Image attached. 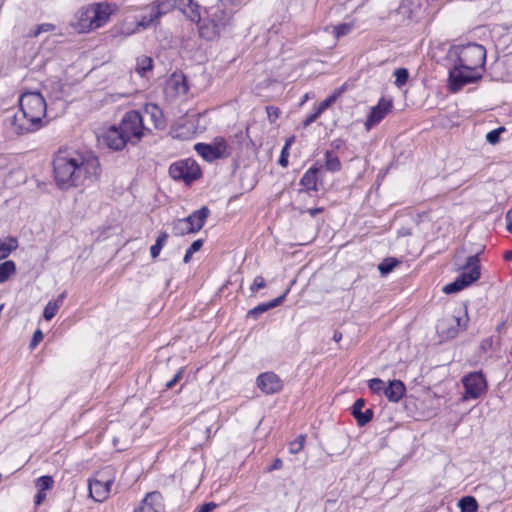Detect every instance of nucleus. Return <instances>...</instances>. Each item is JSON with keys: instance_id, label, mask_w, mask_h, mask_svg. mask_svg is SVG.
Here are the masks:
<instances>
[{"instance_id": "4", "label": "nucleus", "mask_w": 512, "mask_h": 512, "mask_svg": "<svg viewBox=\"0 0 512 512\" xmlns=\"http://www.w3.org/2000/svg\"><path fill=\"white\" fill-rule=\"evenodd\" d=\"M143 116L135 110L124 114L118 126H111L103 134L104 144L114 150H122L127 143L135 144L141 140L146 130Z\"/></svg>"}, {"instance_id": "45", "label": "nucleus", "mask_w": 512, "mask_h": 512, "mask_svg": "<svg viewBox=\"0 0 512 512\" xmlns=\"http://www.w3.org/2000/svg\"><path fill=\"white\" fill-rule=\"evenodd\" d=\"M55 29V26L50 23H43L37 27L35 32L33 33L34 36H38L43 32H51Z\"/></svg>"}, {"instance_id": "1", "label": "nucleus", "mask_w": 512, "mask_h": 512, "mask_svg": "<svg viewBox=\"0 0 512 512\" xmlns=\"http://www.w3.org/2000/svg\"><path fill=\"white\" fill-rule=\"evenodd\" d=\"M52 165L55 184L63 191L93 185L100 180L102 172L97 155L73 148H60Z\"/></svg>"}, {"instance_id": "9", "label": "nucleus", "mask_w": 512, "mask_h": 512, "mask_svg": "<svg viewBox=\"0 0 512 512\" xmlns=\"http://www.w3.org/2000/svg\"><path fill=\"white\" fill-rule=\"evenodd\" d=\"M169 174L175 180H181L186 184H190L200 178L201 170L195 160L188 158L171 164Z\"/></svg>"}, {"instance_id": "57", "label": "nucleus", "mask_w": 512, "mask_h": 512, "mask_svg": "<svg viewBox=\"0 0 512 512\" xmlns=\"http://www.w3.org/2000/svg\"><path fill=\"white\" fill-rule=\"evenodd\" d=\"M342 339V333L339 331H335L333 335V340L335 342H339Z\"/></svg>"}, {"instance_id": "58", "label": "nucleus", "mask_w": 512, "mask_h": 512, "mask_svg": "<svg viewBox=\"0 0 512 512\" xmlns=\"http://www.w3.org/2000/svg\"><path fill=\"white\" fill-rule=\"evenodd\" d=\"M505 259H512V251H506L504 254Z\"/></svg>"}, {"instance_id": "52", "label": "nucleus", "mask_w": 512, "mask_h": 512, "mask_svg": "<svg viewBox=\"0 0 512 512\" xmlns=\"http://www.w3.org/2000/svg\"><path fill=\"white\" fill-rule=\"evenodd\" d=\"M505 220H506V229L510 233H512V209L507 212Z\"/></svg>"}, {"instance_id": "33", "label": "nucleus", "mask_w": 512, "mask_h": 512, "mask_svg": "<svg viewBox=\"0 0 512 512\" xmlns=\"http://www.w3.org/2000/svg\"><path fill=\"white\" fill-rule=\"evenodd\" d=\"M184 14L189 18L192 22H197L198 24L201 21L200 9L197 3H194L190 7L187 8V11H184Z\"/></svg>"}, {"instance_id": "32", "label": "nucleus", "mask_w": 512, "mask_h": 512, "mask_svg": "<svg viewBox=\"0 0 512 512\" xmlns=\"http://www.w3.org/2000/svg\"><path fill=\"white\" fill-rule=\"evenodd\" d=\"M394 76H395V85L397 87H402L408 81L409 73L406 68H398L395 70Z\"/></svg>"}, {"instance_id": "38", "label": "nucleus", "mask_w": 512, "mask_h": 512, "mask_svg": "<svg viewBox=\"0 0 512 512\" xmlns=\"http://www.w3.org/2000/svg\"><path fill=\"white\" fill-rule=\"evenodd\" d=\"M368 386L370 390L376 394L384 393V389L386 388L384 381L379 378L369 380Z\"/></svg>"}, {"instance_id": "60", "label": "nucleus", "mask_w": 512, "mask_h": 512, "mask_svg": "<svg viewBox=\"0 0 512 512\" xmlns=\"http://www.w3.org/2000/svg\"><path fill=\"white\" fill-rule=\"evenodd\" d=\"M2 478V475L0 474V479Z\"/></svg>"}, {"instance_id": "48", "label": "nucleus", "mask_w": 512, "mask_h": 512, "mask_svg": "<svg viewBox=\"0 0 512 512\" xmlns=\"http://www.w3.org/2000/svg\"><path fill=\"white\" fill-rule=\"evenodd\" d=\"M43 339V333L41 330H36L33 334V338L31 340L30 346L35 347L40 341Z\"/></svg>"}, {"instance_id": "61", "label": "nucleus", "mask_w": 512, "mask_h": 512, "mask_svg": "<svg viewBox=\"0 0 512 512\" xmlns=\"http://www.w3.org/2000/svg\"><path fill=\"white\" fill-rule=\"evenodd\" d=\"M195 512H198L197 510Z\"/></svg>"}, {"instance_id": "30", "label": "nucleus", "mask_w": 512, "mask_h": 512, "mask_svg": "<svg viewBox=\"0 0 512 512\" xmlns=\"http://www.w3.org/2000/svg\"><path fill=\"white\" fill-rule=\"evenodd\" d=\"M168 240L166 232H160L154 245L150 247V254L153 259L157 258Z\"/></svg>"}, {"instance_id": "40", "label": "nucleus", "mask_w": 512, "mask_h": 512, "mask_svg": "<svg viewBox=\"0 0 512 512\" xmlns=\"http://www.w3.org/2000/svg\"><path fill=\"white\" fill-rule=\"evenodd\" d=\"M304 442H305V436L304 435L298 436L293 442L290 443V446H289L290 452L292 454L299 453L304 446Z\"/></svg>"}, {"instance_id": "6", "label": "nucleus", "mask_w": 512, "mask_h": 512, "mask_svg": "<svg viewBox=\"0 0 512 512\" xmlns=\"http://www.w3.org/2000/svg\"><path fill=\"white\" fill-rule=\"evenodd\" d=\"M480 268L479 253L467 257L464 266L461 268L462 273L452 283L445 285L442 291L445 294H453L470 286L480 278Z\"/></svg>"}, {"instance_id": "43", "label": "nucleus", "mask_w": 512, "mask_h": 512, "mask_svg": "<svg viewBox=\"0 0 512 512\" xmlns=\"http://www.w3.org/2000/svg\"><path fill=\"white\" fill-rule=\"evenodd\" d=\"M194 3L193 0H174V8H178L184 13V11H187V8Z\"/></svg>"}, {"instance_id": "26", "label": "nucleus", "mask_w": 512, "mask_h": 512, "mask_svg": "<svg viewBox=\"0 0 512 512\" xmlns=\"http://www.w3.org/2000/svg\"><path fill=\"white\" fill-rule=\"evenodd\" d=\"M400 263L401 261L397 258L387 257L378 265V269L382 276H386L391 273Z\"/></svg>"}, {"instance_id": "50", "label": "nucleus", "mask_w": 512, "mask_h": 512, "mask_svg": "<svg viewBox=\"0 0 512 512\" xmlns=\"http://www.w3.org/2000/svg\"><path fill=\"white\" fill-rule=\"evenodd\" d=\"M322 113H318V110H316L313 114L309 115L303 122V125L305 127L312 124L316 119L321 115Z\"/></svg>"}, {"instance_id": "24", "label": "nucleus", "mask_w": 512, "mask_h": 512, "mask_svg": "<svg viewBox=\"0 0 512 512\" xmlns=\"http://www.w3.org/2000/svg\"><path fill=\"white\" fill-rule=\"evenodd\" d=\"M89 6L78 11L79 25L82 29L93 30V14L88 13Z\"/></svg>"}, {"instance_id": "22", "label": "nucleus", "mask_w": 512, "mask_h": 512, "mask_svg": "<svg viewBox=\"0 0 512 512\" xmlns=\"http://www.w3.org/2000/svg\"><path fill=\"white\" fill-rule=\"evenodd\" d=\"M317 173L318 169L315 167L309 168L300 180V184L305 187L306 191H318L317 188Z\"/></svg>"}, {"instance_id": "20", "label": "nucleus", "mask_w": 512, "mask_h": 512, "mask_svg": "<svg viewBox=\"0 0 512 512\" xmlns=\"http://www.w3.org/2000/svg\"><path fill=\"white\" fill-rule=\"evenodd\" d=\"M288 292H289V289H287L281 296H279L267 303H261V304L257 305L253 309L249 310L248 316H252V317L256 318L259 315H261L262 313L268 311L269 309L279 306L284 301Z\"/></svg>"}, {"instance_id": "55", "label": "nucleus", "mask_w": 512, "mask_h": 512, "mask_svg": "<svg viewBox=\"0 0 512 512\" xmlns=\"http://www.w3.org/2000/svg\"><path fill=\"white\" fill-rule=\"evenodd\" d=\"M294 141H295V136H291V137H289V138L286 140L285 145H284V147H283V148H285V149H288V150H289L290 146L293 144V142H294Z\"/></svg>"}, {"instance_id": "54", "label": "nucleus", "mask_w": 512, "mask_h": 512, "mask_svg": "<svg viewBox=\"0 0 512 512\" xmlns=\"http://www.w3.org/2000/svg\"><path fill=\"white\" fill-rule=\"evenodd\" d=\"M45 498H46L45 491L38 490V493L35 496V504L40 505Z\"/></svg>"}, {"instance_id": "2", "label": "nucleus", "mask_w": 512, "mask_h": 512, "mask_svg": "<svg viewBox=\"0 0 512 512\" xmlns=\"http://www.w3.org/2000/svg\"><path fill=\"white\" fill-rule=\"evenodd\" d=\"M457 56V63L449 72L450 89L453 92L482 77L486 50L482 45L468 44L458 48Z\"/></svg>"}, {"instance_id": "15", "label": "nucleus", "mask_w": 512, "mask_h": 512, "mask_svg": "<svg viewBox=\"0 0 512 512\" xmlns=\"http://www.w3.org/2000/svg\"><path fill=\"white\" fill-rule=\"evenodd\" d=\"M392 101L381 98L378 104L371 108V111L365 121V128L367 131L378 125L385 116L391 112Z\"/></svg>"}, {"instance_id": "28", "label": "nucleus", "mask_w": 512, "mask_h": 512, "mask_svg": "<svg viewBox=\"0 0 512 512\" xmlns=\"http://www.w3.org/2000/svg\"><path fill=\"white\" fill-rule=\"evenodd\" d=\"M16 271V265L13 261L8 260L0 264V283L6 282Z\"/></svg>"}, {"instance_id": "19", "label": "nucleus", "mask_w": 512, "mask_h": 512, "mask_svg": "<svg viewBox=\"0 0 512 512\" xmlns=\"http://www.w3.org/2000/svg\"><path fill=\"white\" fill-rule=\"evenodd\" d=\"M406 387L400 380L389 381L388 386L384 389V395L391 402H398L404 396Z\"/></svg>"}, {"instance_id": "13", "label": "nucleus", "mask_w": 512, "mask_h": 512, "mask_svg": "<svg viewBox=\"0 0 512 512\" xmlns=\"http://www.w3.org/2000/svg\"><path fill=\"white\" fill-rule=\"evenodd\" d=\"M418 11L419 6L412 0H402L398 8L390 12L389 18L398 24H405L413 20Z\"/></svg>"}, {"instance_id": "29", "label": "nucleus", "mask_w": 512, "mask_h": 512, "mask_svg": "<svg viewBox=\"0 0 512 512\" xmlns=\"http://www.w3.org/2000/svg\"><path fill=\"white\" fill-rule=\"evenodd\" d=\"M458 506L461 512H477L478 510V503L472 496H465L461 498L458 502Z\"/></svg>"}, {"instance_id": "41", "label": "nucleus", "mask_w": 512, "mask_h": 512, "mask_svg": "<svg viewBox=\"0 0 512 512\" xmlns=\"http://www.w3.org/2000/svg\"><path fill=\"white\" fill-rule=\"evenodd\" d=\"M352 30L350 24H340L334 27V33L336 38L347 35Z\"/></svg>"}, {"instance_id": "35", "label": "nucleus", "mask_w": 512, "mask_h": 512, "mask_svg": "<svg viewBox=\"0 0 512 512\" xmlns=\"http://www.w3.org/2000/svg\"><path fill=\"white\" fill-rule=\"evenodd\" d=\"M54 480L51 476H41L36 481V487L40 491H46L53 487Z\"/></svg>"}, {"instance_id": "44", "label": "nucleus", "mask_w": 512, "mask_h": 512, "mask_svg": "<svg viewBox=\"0 0 512 512\" xmlns=\"http://www.w3.org/2000/svg\"><path fill=\"white\" fill-rule=\"evenodd\" d=\"M337 98V95H332L328 98H326L323 102L320 103L319 107L317 108L318 113L324 112L331 104L335 102Z\"/></svg>"}, {"instance_id": "42", "label": "nucleus", "mask_w": 512, "mask_h": 512, "mask_svg": "<svg viewBox=\"0 0 512 512\" xmlns=\"http://www.w3.org/2000/svg\"><path fill=\"white\" fill-rule=\"evenodd\" d=\"M265 286H266V283H265L264 278L262 276H257V277H255V279L250 287V290L252 293H255L256 291L264 288Z\"/></svg>"}, {"instance_id": "36", "label": "nucleus", "mask_w": 512, "mask_h": 512, "mask_svg": "<svg viewBox=\"0 0 512 512\" xmlns=\"http://www.w3.org/2000/svg\"><path fill=\"white\" fill-rule=\"evenodd\" d=\"M160 16H161V11L155 12L154 9H152L151 13L149 15L142 16L141 20L139 21V26H142L143 28H147L155 20H157Z\"/></svg>"}, {"instance_id": "12", "label": "nucleus", "mask_w": 512, "mask_h": 512, "mask_svg": "<svg viewBox=\"0 0 512 512\" xmlns=\"http://www.w3.org/2000/svg\"><path fill=\"white\" fill-rule=\"evenodd\" d=\"M462 384L465 388L463 400L477 399L487 390V382L481 372H470L462 378Z\"/></svg>"}, {"instance_id": "3", "label": "nucleus", "mask_w": 512, "mask_h": 512, "mask_svg": "<svg viewBox=\"0 0 512 512\" xmlns=\"http://www.w3.org/2000/svg\"><path fill=\"white\" fill-rule=\"evenodd\" d=\"M19 110L10 120L12 131L25 134L38 130L46 115V102L39 92H26L19 100Z\"/></svg>"}, {"instance_id": "51", "label": "nucleus", "mask_w": 512, "mask_h": 512, "mask_svg": "<svg viewBox=\"0 0 512 512\" xmlns=\"http://www.w3.org/2000/svg\"><path fill=\"white\" fill-rule=\"evenodd\" d=\"M267 113H268V117L271 119V121H274V119H276L278 117L279 110L276 107L270 106V107H267Z\"/></svg>"}, {"instance_id": "14", "label": "nucleus", "mask_w": 512, "mask_h": 512, "mask_svg": "<svg viewBox=\"0 0 512 512\" xmlns=\"http://www.w3.org/2000/svg\"><path fill=\"white\" fill-rule=\"evenodd\" d=\"M256 384L266 395L276 394L283 388V381L274 372L261 373L256 379Z\"/></svg>"}, {"instance_id": "47", "label": "nucleus", "mask_w": 512, "mask_h": 512, "mask_svg": "<svg viewBox=\"0 0 512 512\" xmlns=\"http://www.w3.org/2000/svg\"><path fill=\"white\" fill-rule=\"evenodd\" d=\"M182 378V370H179L174 377L166 383V388L171 389L173 388L177 382Z\"/></svg>"}, {"instance_id": "27", "label": "nucleus", "mask_w": 512, "mask_h": 512, "mask_svg": "<svg viewBox=\"0 0 512 512\" xmlns=\"http://www.w3.org/2000/svg\"><path fill=\"white\" fill-rule=\"evenodd\" d=\"M153 68V60L149 56H140L137 58L136 72L144 76L148 71Z\"/></svg>"}, {"instance_id": "7", "label": "nucleus", "mask_w": 512, "mask_h": 512, "mask_svg": "<svg viewBox=\"0 0 512 512\" xmlns=\"http://www.w3.org/2000/svg\"><path fill=\"white\" fill-rule=\"evenodd\" d=\"M210 215L208 207L203 206L183 219H178L173 224V231L176 235L196 233L202 229L206 219Z\"/></svg>"}, {"instance_id": "16", "label": "nucleus", "mask_w": 512, "mask_h": 512, "mask_svg": "<svg viewBox=\"0 0 512 512\" xmlns=\"http://www.w3.org/2000/svg\"><path fill=\"white\" fill-rule=\"evenodd\" d=\"M164 510L162 494L159 491H152L146 494L134 512H164Z\"/></svg>"}, {"instance_id": "49", "label": "nucleus", "mask_w": 512, "mask_h": 512, "mask_svg": "<svg viewBox=\"0 0 512 512\" xmlns=\"http://www.w3.org/2000/svg\"><path fill=\"white\" fill-rule=\"evenodd\" d=\"M217 507V504L214 502H209L201 505L197 511L198 512H212Z\"/></svg>"}, {"instance_id": "11", "label": "nucleus", "mask_w": 512, "mask_h": 512, "mask_svg": "<svg viewBox=\"0 0 512 512\" xmlns=\"http://www.w3.org/2000/svg\"><path fill=\"white\" fill-rule=\"evenodd\" d=\"M194 148L208 162L227 158L230 155L228 144L222 137L215 138L213 143L210 144L197 143Z\"/></svg>"}, {"instance_id": "10", "label": "nucleus", "mask_w": 512, "mask_h": 512, "mask_svg": "<svg viewBox=\"0 0 512 512\" xmlns=\"http://www.w3.org/2000/svg\"><path fill=\"white\" fill-rule=\"evenodd\" d=\"M110 470L106 469L98 473L96 478L89 480V496L95 502H103L109 497L114 483V477L109 474Z\"/></svg>"}, {"instance_id": "17", "label": "nucleus", "mask_w": 512, "mask_h": 512, "mask_svg": "<svg viewBox=\"0 0 512 512\" xmlns=\"http://www.w3.org/2000/svg\"><path fill=\"white\" fill-rule=\"evenodd\" d=\"M93 14V29L103 26L109 19L111 7L108 4L96 3L89 5V12Z\"/></svg>"}, {"instance_id": "53", "label": "nucleus", "mask_w": 512, "mask_h": 512, "mask_svg": "<svg viewBox=\"0 0 512 512\" xmlns=\"http://www.w3.org/2000/svg\"><path fill=\"white\" fill-rule=\"evenodd\" d=\"M283 466V462L281 459L279 458H276L274 461H273V464L269 467V471H273V470H279L281 469Z\"/></svg>"}, {"instance_id": "18", "label": "nucleus", "mask_w": 512, "mask_h": 512, "mask_svg": "<svg viewBox=\"0 0 512 512\" xmlns=\"http://www.w3.org/2000/svg\"><path fill=\"white\" fill-rule=\"evenodd\" d=\"M364 406H365V401L362 398L357 399L352 406V415L356 419L357 424L359 426H365L373 418V410L372 409H367L365 412H361V409H363Z\"/></svg>"}, {"instance_id": "34", "label": "nucleus", "mask_w": 512, "mask_h": 512, "mask_svg": "<svg viewBox=\"0 0 512 512\" xmlns=\"http://www.w3.org/2000/svg\"><path fill=\"white\" fill-rule=\"evenodd\" d=\"M203 246V240L202 239H198V240H195L191 245L190 247L187 249L186 253H185V256L183 258V262L184 263H189L191 258H192V255L199 251Z\"/></svg>"}, {"instance_id": "5", "label": "nucleus", "mask_w": 512, "mask_h": 512, "mask_svg": "<svg viewBox=\"0 0 512 512\" xmlns=\"http://www.w3.org/2000/svg\"><path fill=\"white\" fill-rule=\"evenodd\" d=\"M207 16L201 19L198 30L201 38L213 41L220 37L221 33L231 25L232 12L220 5L206 10Z\"/></svg>"}, {"instance_id": "25", "label": "nucleus", "mask_w": 512, "mask_h": 512, "mask_svg": "<svg viewBox=\"0 0 512 512\" xmlns=\"http://www.w3.org/2000/svg\"><path fill=\"white\" fill-rule=\"evenodd\" d=\"M325 168L329 172H338L341 169L340 159L332 151L325 153Z\"/></svg>"}, {"instance_id": "8", "label": "nucleus", "mask_w": 512, "mask_h": 512, "mask_svg": "<svg viewBox=\"0 0 512 512\" xmlns=\"http://www.w3.org/2000/svg\"><path fill=\"white\" fill-rule=\"evenodd\" d=\"M468 324V314L464 310L462 315L447 314L436 325L438 334L445 339L455 338L460 331H464Z\"/></svg>"}, {"instance_id": "31", "label": "nucleus", "mask_w": 512, "mask_h": 512, "mask_svg": "<svg viewBox=\"0 0 512 512\" xmlns=\"http://www.w3.org/2000/svg\"><path fill=\"white\" fill-rule=\"evenodd\" d=\"M18 242L15 238H10L8 241H0V260L5 259L9 254L16 250Z\"/></svg>"}, {"instance_id": "39", "label": "nucleus", "mask_w": 512, "mask_h": 512, "mask_svg": "<svg viewBox=\"0 0 512 512\" xmlns=\"http://www.w3.org/2000/svg\"><path fill=\"white\" fill-rule=\"evenodd\" d=\"M505 131V128L504 127H499L497 129H494L490 132L487 133L486 135V140L488 143L492 144V145H495L499 142L500 140V135L502 132Z\"/></svg>"}, {"instance_id": "59", "label": "nucleus", "mask_w": 512, "mask_h": 512, "mask_svg": "<svg viewBox=\"0 0 512 512\" xmlns=\"http://www.w3.org/2000/svg\"><path fill=\"white\" fill-rule=\"evenodd\" d=\"M2 307H3V306L1 305V306H0V310L2 309Z\"/></svg>"}, {"instance_id": "56", "label": "nucleus", "mask_w": 512, "mask_h": 512, "mask_svg": "<svg viewBox=\"0 0 512 512\" xmlns=\"http://www.w3.org/2000/svg\"><path fill=\"white\" fill-rule=\"evenodd\" d=\"M323 209L322 208H312V209H309L308 212L311 216H315L317 215L318 213L322 212Z\"/></svg>"}, {"instance_id": "46", "label": "nucleus", "mask_w": 512, "mask_h": 512, "mask_svg": "<svg viewBox=\"0 0 512 512\" xmlns=\"http://www.w3.org/2000/svg\"><path fill=\"white\" fill-rule=\"evenodd\" d=\"M288 158H289V150L283 148L282 151H281L280 158L278 160L279 165H281L282 167H287V165H288Z\"/></svg>"}, {"instance_id": "37", "label": "nucleus", "mask_w": 512, "mask_h": 512, "mask_svg": "<svg viewBox=\"0 0 512 512\" xmlns=\"http://www.w3.org/2000/svg\"><path fill=\"white\" fill-rule=\"evenodd\" d=\"M156 2L157 6L153 9L155 12L161 11V15L174 8V0H156Z\"/></svg>"}, {"instance_id": "21", "label": "nucleus", "mask_w": 512, "mask_h": 512, "mask_svg": "<svg viewBox=\"0 0 512 512\" xmlns=\"http://www.w3.org/2000/svg\"><path fill=\"white\" fill-rule=\"evenodd\" d=\"M144 114L149 116L155 128H163L165 125L162 110L156 104H146Z\"/></svg>"}, {"instance_id": "23", "label": "nucleus", "mask_w": 512, "mask_h": 512, "mask_svg": "<svg viewBox=\"0 0 512 512\" xmlns=\"http://www.w3.org/2000/svg\"><path fill=\"white\" fill-rule=\"evenodd\" d=\"M65 297L66 292L64 291L57 297V299L47 303L43 312V317L45 320L50 321L56 315L59 308L62 306Z\"/></svg>"}]
</instances>
